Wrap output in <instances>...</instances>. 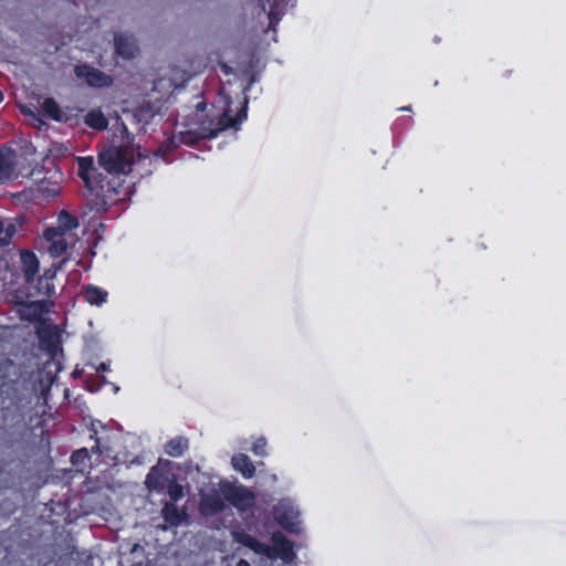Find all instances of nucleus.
Returning <instances> with one entry per match:
<instances>
[{"mask_svg":"<svg viewBox=\"0 0 566 566\" xmlns=\"http://www.w3.org/2000/svg\"><path fill=\"white\" fill-rule=\"evenodd\" d=\"M134 138L127 137V140L119 145H109L98 155L99 165L111 175H127L133 171V166L137 164L148 163L151 159L148 156L143 157L139 153L135 154L133 146Z\"/></svg>","mask_w":566,"mask_h":566,"instance_id":"obj_1","label":"nucleus"},{"mask_svg":"<svg viewBox=\"0 0 566 566\" xmlns=\"http://www.w3.org/2000/svg\"><path fill=\"white\" fill-rule=\"evenodd\" d=\"M87 191L93 207L97 211H106L111 206L122 200L120 195L124 192V186L119 176L102 175L92 185V189H87Z\"/></svg>","mask_w":566,"mask_h":566,"instance_id":"obj_2","label":"nucleus"},{"mask_svg":"<svg viewBox=\"0 0 566 566\" xmlns=\"http://www.w3.org/2000/svg\"><path fill=\"white\" fill-rule=\"evenodd\" d=\"M248 111V99L244 97L240 109L234 116L231 115V108L228 105L222 114L216 119L203 120L199 127V137L202 139H212L218 136L219 133L228 128H237L245 118Z\"/></svg>","mask_w":566,"mask_h":566,"instance_id":"obj_3","label":"nucleus"},{"mask_svg":"<svg viewBox=\"0 0 566 566\" xmlns=\"http://www.w3.org/2000/svg\"><path fill=\"white\" fill-rule=\"evenodd\" d=\"M74 74L77 78L83 80L86 85L95 88L109 87L114 82L111 75L87 63L75 65Z\"/></svg>","mask_w":566,"mask_h":566,"instance_id":"obj_4","label":"nucleus"},{"mask_svg":"<svg viewBox=\"0 0 566 566\" xmlns=\"http://www.w3.org/2000/svg\"><path fill=\"white\" fill-rule=\"evenodd\" d=\"M223 499L238 510L252 506L254 494L243 485L226 484L222 488Z\"/></svg>","mask_w":566,"mask_h":566,"instance_id":"obj_5","label":"nucleus"},{"mask_svg":"<svg viewBox=\"0 0 566 566\" xmlns=\"http://www.w3.org/2000/svg\"><path fill=\"white\" fill-rule=\"evenodd\" d=\"M273 546H270V552L268 554H264L268 558H276L280 557L281 559L285 562H290L295 556L293 551V544L292 542L283 535L281 532L273 533L272 537Z\"/></svg>","mask_w":566,"mask_h":566,"instance_id":"obj_6","label":"nucleus"},{"mask_svg":"<svg viewBox=\"0 0 566 566\" xmlns=\"http://www.w3.org/2000/svg\"><path fill=\"white\" fill-rule=\"evenodd\" d=\"M171 475H174V474L170 473L168 469H165L159 465H154V467H151V469L149 470V472L146 476V481H145L146 488L149 491H155V492L160 493L164 490H166L167 484L171 480Z\"/></svg>","mask_w":566,"mask_h":566,"instance_id":"obj_7","label":"nucleus"},{"mask_svg":"<svg viewBox=\"0 0 566 566\" xmlns=\"http://www.w3.org/2000/svg\"><path fill=\"white\" fill-rule=\"evenodd\" d=\"M19 262L25 283L32 284L34 276L39 272V260L36 254L30 250H20Z\"/></svg>","mask_w":566,"mask_h":566,"instance_id":"obj_8","label":"nucleus"},{"mask_svg":"<svg viewBox=\"0 0 566 566\" xmlns=\"http://www.w3.org/2000/svg\"><path fill=\"white\" fill-rule=\"evenodd\" d=\"M77 175L87 189H92V185L102 176L97 171L92 157H77Z\"/></svg>","mask_w":566,"mask_h":566,"instance_id":"obj_9","label":"nucleus"},{"mask_svg":"<svg viewBox=\"0 0 566 566\" xmlns=\"http://www.w3.org/2000/svg\"><path fill=\"white\" fill-rule=\"evenodd\" d=\"M226 509L224 499L217 492L203 494L200 499V512L205 516H212L223 512Z\"/></svg>","mask_w":566,"mask_h":566,"instance_id":"obj_10","label":"nucleus"},{"mask_svg":"<svg viewBox=\"0 0 566 566\" xmlns=\"http://www.w3.org/2000/svg\"><path fill=\"white\" fill-rule=\"evenodd\" d=\"M15 177V154L11 149H0V184Z\"/></svg>","mask_w":566,"mask_h":566,"instance_id":"obj_11","label":"nucleus"},{"mask_svg":"<svg viewBox=\"0 0 566 566\" xmlns=\"http://www.w3.org/2000/svg\"><path fill=\"white\" fill-rule=\"evenodd\" d=\"M18 312L20 316L29 322L36 321L44 312V301H18Z\"/></svg>","mask_w":566,"mask_h":566,"instance_id":"obj_12","label":"nucleus"},{"mask_svg":"<svg viewBox=\"0 0 566 566\" xmlns=\"http://www.w3.org/2000/svg\"><path fill=\"white\" fill-rule=\"evenodd\" d=\"M232 535H233V539L235 543H238L244 547H248L249 549L253 551L255 554L264 555L271 551L270 545L258 541L255 537H253L252 535H250L243 531L233 532Z\"/></svg>","mask_w":566,"mask_h":566,"instance_id":"obj_13","label":"nucleus"},{"mask_svg":"<svg viewBox=\"0 0 566 566\" xmlns=\"http://www.w3.org/2000/svg\"><path fill=\"white\" fill-rule=\"evenodd\" d=\"M160 513L168 527H177L187 518L186 511L172 502H165Z\"/></svg>","mask_w":566,"mask_h":566,"instance_id":"obj_14","label":"nucleus"},{"mask_svg":"<svg viewBox=\"0 0 566 566\" xmlns=\"http://www.w3.org/2000/svg\"><path fill=\"white\" fill-rule=\"evenodd\" d=\"M84 124L97 132H103L108 128L109 120L102 112L101 108H94L86 113L83 119Z\"/></svg>","mask_w":566,"mask_h":566,"instance_id":"obj_15","label":"nucleus"},{"mask_svg":"<svg viewBox=\"0 0 566 566\" xmlns=\"http://www.w3.org/2000/svg\"><path fill=\"white\" fill-rule=\"evenodd\" d=\"M189 449V439L184 436H177L168 440L164 446V451L171 458H180Z\"/></svg>","mask_w":566,"mask_h":566,"instance_id":"obj_16","label":"nucleus"},{"mask_svg":"<svg viewBox=\"0 0 566 566\" xmlns=\"http://www.w3.org/2000/svg\"><path fill=\"white\" fill-rule=\"evenodd\" d=\"M232 467L240 472L244 479H251L255 474V467L244 453L234 454L231 459Z\"/></svg>","mask_w":566,"mask_h":566,"instance_id":"obj_17","label":"nucleus"},{"mask_svg":"<svg viewBox=\"0 0 566 566\" xmlns=\"http://www.w3.org/2000/svg\"><path fill=\"white\" fill-rule=\"evenodd\" d=\"M115 42V52L117 55L124 59H133L136 53V45L133 41H130L127 36L118 34L114 38Z\"/></svg>","mask_w":566,"mask_h":566,"instance_id":"obj_18","label":"nucleus"},{"mask_svg":"<svg viewBox=\"0 0 566 566\" xmlns=\"http://www.w3.org/2000/svg\"><path fill=\"white\" fill-rule=\"evenodd\" d=\"M42 112L43 114L59 123H66L67 117L65 113L61 109L60 105L52 97H48L42 103Z\"/></svg>","mask_w":566,"mask_h":566,"instance_id":"obj_19","label":"nucleus"},{"mask_svg":"<svg viewBox=\"0 0 566 566\" xmlns=\"http://www.w3.org/2000/svg\"><path fill=\"white\" fill-rule=\"evenodd\" d=\"M108 293L95 285L88 284L83 287V297L91 305L101 306L107 300Z\"/></svg>","mask_w":566,"mask_h":566,"instance_id":"obj_20","label":"nucleus"},{"mask_svg":"<svg viewBox=\"0 0 566 566\" xmlns=\"http://www.w3.org/2000/svg\"><path fill=\"white\" fill-rule=\"evenodd\" d=\"M274 513L277 523L286 531L293 532V510L289 506L280 504L275 507Z\"/></svg>","mask_w":566,"mask_h":566,"instance_id":"obj_21","label":"nucleus"},{"mask_svg":"<svg viewBox=\"0 0 566 566\" xmlns=\"http://www.w3.org/2000/svg\"><path fill=\"white\" fill-rule=\"evenodd\" d=\"M64 232L59 227H49L44 230L43 237L46 241H51L54 244V248H60L61 251H64L66 248L65 242L62 240L64 237Z\"/></svg>","mask_w":566,"mask_h":566,"instance_id":"obj_22","label":"nucleus"},{"mask_svg":"<svg viewBox=\"0 0 566 566\" xmlns=\"http://www.w3.org/2000/svg\"><path fill=\"white\" fill-rule=\"evenodd\" d=\"M17 231V227L11 221L0 219V247L4 248L11 243L12 237Z\"/></svg>","mask_w":566,"mask_h":566,"instance_id":"obj_23","label":"nucleus"},{"mask_svg":"<svg viewBox=\"0 0 566 566\" xmlns=\"http://www.w3.org/2000/svg\"><path fill=\"white\" fill-rule=\"evenodd\" d=\"M59 228L65 233L78 227V220L69 211L62 210L57 216Z\"/></svg>","mask_w":566,"mask_h":566,"instance_id":"obj_24","label":"nucleus"},{"mask_svg":"<svg viewBox=\"0 0 566 566\" xmlns=\"http://www.w3.org/2000/svg\"><path fill=\"white\" fill-rule=\"evenodd\" d=\"M166 490L172 503L178 502L185 495L184 488L177 482L175 475H171V480L167 484Z\"/></svg>","mask_w":566,"mask_h":566,"instance_id":"obj_25","label":"nucleus"},{"mask_svg":"<svg viewBox=\"0 0 566 566\" xmlns=\"http://www.w3.org/2000/svg\"><path fill=\"white\" fill-rule=\"evenodd\" d=\"M283 13H284L283 10L280 9L279 1L274 0L270 7V12H269L270 25L277 24L279 21L281 20V17L283 15Z\"/></svg>","mask_w":566,"mask_h":566,"instance_id":"obj_26","label":"nucleus"},{"mask_svg":"<svg viewBox=\"0 0 566 566\" xmlns=\"http://www.w3.org/2000/svg\"><path fill=\"white\" fill-rule=\"evenodd\" d=\"M251 451L256 457H265L266 455V439L263 437L258 438L252 447Z\"/></svg>","mask_w":566,"mask_h":566,"instance_id":"obj_27","label":"nucleus"},{"mask_svg":"<svg viewBox=\"0 0 566 566\" xmlns=\"http://www.w3.org/2000/svg\"><path fill=\"white\" fill-rule=\"evenodd\" d=\"M39 294H43L48 297H51L54 293V286L53 284H50L46 280L39 279L38 284L35 286Z\"/></svg>","mask_w":566,"mask_h":566,"instance_id":"obj_28","label":"nucleus"},{"mask_svg":"<svg viewBox=\"0 0 566 566\" xmlns=\"http://www.w3.org/2000/svg\"><path fill=\"white\" fill-rule=\"evenodd\" d=\"M90 459V454L87 449L83 448L80 450H76L71 455V461L73 464H80L83 463L85 460Z\"/></svg>","mask_w":566,"mask_h":566,"instance_id":"obj_29","label":"nucleus"},{"mask_svg":"<svg viewBox=\"0 0 566 566\" xmlns=\"http://www.w3.org/2000/svg\"><path fill=\"white\" fill-rule=\"evenodd\" d=\"M108 369V366L105 364V363H101L96 370L99 373V371H106Z\"/></svg>","mask_w":566,"mask_h":566,"instance_id":"obj_30","label":"nucleus"},{"mask_svg":"<svg viewBox=\"0 0 566 566\" xmlns=\"http://www.w3.org/2000/svg\"><path fill=\"white\" fill-rule=\"evenodd\" d=\"M237 566H250V563L245 559H240L238 563H237Z\"/></svg>","mask_w":566,"mask_h":566,"instance_id":"obj_31","label":"nucleus"},{"mask_svg":"<svg viewBox=\"0 0 566 566\" xmlns=\"http://www.w3.org/2000/svg\"><path fill=\"white\" fill-rule=\"evenodd\" d=\"M198 108H200V109H205V108H206V103H199V104H198Z\"/></svg>","mask_w":566,"mask_h":566,"instance_id":"obj_32","label":"nucleus"},{"mask_svg":"<svg viewBox=\"0 0 566 566\" xmlns=\"http://www.w3.org/2000/svg\"><path fill=\"white\" fill-rule=\"evenodd\" d=\"M50 193H51L52 196H55V195H57V190L53 189V190H51V192H50Z\"/></svg>","mask_w":566,"mask_h":566,"instance_id":"obj_33","label":"nucleus"},{"mask_svg":"<svg viewBox=\"0 0 566 566\" xmlns=\"http://www.w3.org/2000/svg\"><path fill=\"white\" fill-rule=\"evenodd\" d=\"M401 109H402V111H411V107H410V106H407V107H402Z\"/></svg>","mask_w":566,"mask_h":566,"instance_id":"obj_34","label":"nucleus"},{"mask_svg":"<svg viewBox=\"0 0 566 566\" xmlns=\"http://www.w3.org/2000/svg\"><path fill=\"white\" fill-rule=\"evenodd\" d=\"M3 101V94L2 92L0 91V103Z\"/></svg>","mask_w":566,"mask_h":566,"instance_id":"obj_35","label":"nucleus"}]
</instances>
